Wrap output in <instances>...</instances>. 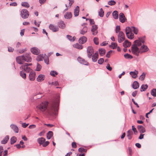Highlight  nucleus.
<instances>
[{"mask_svg": "<svg viewBox=\"0 0 156 156\" xmlns=\"http://www.w3.org/2000/svg\"><path fill=\"white\" fill-rule=\"evenodd\" d=\"M59 102L57 100L52 102L47 109V112L48 114L50 116L56 115L58 109Z\"/></svg>", "mask_w": 156, "mask_h": 156, "instance_id": "f257e3e1", "label": "nucleus"}, {"mask_svg": "<svg viewBox=\"0 0 156 156\" xmlns=\"http://www.w3.org/2000/svg\"><path fill=\"white\" fill-rule=\"evenodd\" d=\"M48 105V102L45 101L42 102L37 106L36 107L38 109L40 110L41 112H44L47 109Z\"/></svg>", "mask_w": 156, "mask_h": 156, "instance_id": "f03ea898", "label": "nucleus"}, {"mask_svg": "<svg viewBox=\"0 0 156 156\" xmlns=\"http://www.w3.org/2000/svg\"><path fill=\"white\" fill-rule=\"evenodd\" d=\"M20 15L22 18L26 19L28 17L29 13L27 9H24L20 11Z\"/></svg>", "mask_w": 156, "mask_h": 156, "instance_id": "7ed1b4c3", "label": "nucleus"}, {"mask_svg": "<svg viewBox=\"0 0 156 156\" xmlns=\"http://www.w3.org/2000/svg\"><path fill=\"white\" fill-rule=\"evenodd\" d=\"M138 46V45L134 44L132 45L131 49L132 53L137 56L139 55V53L140 52V50H139Z\"/></svg>", "mask_w": 156, "mask_h": 156, "instance_id": "20e7f679", "label": "nucleus"}, {"mask_svg": "<svg viewBox=\"0 0 156 156\" xmlns=\"http://www.w3.org/2000/svg\"><path fill=\"white\" fill-rule=\"evenodd\" d=\"M94 52V49L91 46L87 47V53L88 57L90 58Z\"/></svg>", "mask_w": 156, "mask_h": 156, "instance_id": "39448f33", "label": "nucleus"}, {"mask_svg": "<svg viewBox=\"0 0 156 156\" xmlns=\"http://www.w3.org/2000/svg\"><path fill=\"white\" fill-rule=\"evenodd\" d=\"M125 39V35L122 31H120L118 35V40L119 43H121Z\"/></svg>", "mask_w": 156, "mask_h": 156, "instance_id": "423d86ee", "label": "nucleus"}, {"mask_svg": "<svg viewBox=\"0 0 156 156\" xmlns=\"http://www.w3.org/2000/svg\"><path fill=\"white\" fill-rule=\"evenodd\" d=\"M20 69L27 73H29L32 70V69L25 63L22 65L20 67Z\"/></svg>", "mask_w": 156, "mask_h": 156, "instance_id": "0eeeda50", "label": "nucleus"}, {"mask_svg": "<svg viewBox=\"0 0 156 156\" xmlns=\"http://www.w3.org/2000/svg\"><path fill=\"white\" fill-rule=\"evenodd\" d=\"M145 36L140 37L138 40L135 41L134 43L138 46H140L141 45V43H144L145 42Z\"/></svg>", "mask_w": 156, "mask_h": 156, "instance_id": "6e6552de", "label": "nucleus"}, {"mask_svg": "<svg viewBox=\"0 0 156 156\" xmlns=\"http://www.w3.org/2000/svg\"><path fill=\"white\" fill-rule=\"evenodd\" d=\"M25 58L23 55L19 56L16 58V60L17 62L20 64H23L25 62Z\"/></svg>", "mask_w": 156, "mask_h": 156, "instance_id": "1a4fd4ad", "label": "nucleus"}, {"mask_svg": "<svg viewBox=\"0 0 156 156\" xmlns=\"http://www.w3.org/2000/svg\"><path fill=\"white\" fill-rule=\"evenodd\" d=\"M30 54V53H26L23 55L25 58L24 60L25 61L28 62H29L31 61L32 58Z\"/></svg>", "mask_w": 156, "mask_h": 156, "instance_id": "9d476101", "label": "nucleus"}, {"mask_svg": "<svg viewBox=\"0 0 156 156\" xmlns=\"http://www.w3.org/2000/svg\"><path fill=\"white\" fill-rule=\"evenodd\" d=\"M119 16V20L120 22L122 23H124L126 20V19L124 14L122 12L120 13Z\"/></svg>", "mask_w": 156, "mask_h": 156, "instance_id": "9b49d317", "label": "nucleus"}, {"mask_svg": "<svg viewBox=\"0 0 156 156\" xmlns=\"http://www.w3.org/2000/svg\"><path fill=\"white\" fill-rule=\"evenodd\" d=\"M35 73L34 71H31L30 72L29 78L30 80L31 81H34L35 79Z\"/></svg>", "mask_w": 156, "mask_h": 156, "instance_id": "f8f14e48", "label": "nucleus"}, {"mask_svg": "<svg viewBox=\"0 0 156 156\" xmlns=\"http://www.w3.org/2000/svg\"><path fill=\"white\" fill-rule=\"evenodd\" d=\"M30 50L32 53L35 55H37L40 52V50L36 47L32 48Z\"/></svg>", "mask_w": 156, "mask_h": 156, "instance_id": "ddd939ff", "label": "nucleus"}, {"mask_svg": "<svg viewBox=\"0 0 156 156\" xmlns=\"http://www.w3.org/2000/svg\"><path fill=\"white\" fill-rule=\"evenodd\" d=\"M140 53H143L146 52L148 51L149 48L147 47L145 45H143L140 48Z\"/></svg>", "mask_w": 156, "mask_h": 156, "instance_id": "4468645a", "label": "nucleus"}, {"mask_svg": "<svg viewBox=\"0 0 156 156\" xmlns=\"http://www.w3.org/2000/svg\"><path fill=\"white\" fill-rule=\"evenodd\" d=\"M49 27L50 30H52L54 32L58 31L59 30L57 27L55 26L54 25L52 24H50L49 25Z\"/></svg>", "mask_w": 156, "mask_h": 156, "instance_id": "2eb2a0df", "label": "nucleus"}, {"mask_svg": "<svg viewBox=\"0 0 156 156\" xmlns=\"http://www.w3.org/2000/svg\"><path fill=\"white\" fill-rule=\"evenodd\" d=\"M77 60L80 63L83 64L85 65H88V63L83 58H82L81 57H78L77 58Z\"/></svg>", "mask_w": 156, "mask_h": 156, "instance_id": "dca6fc26", "label": "nucleus"}, {"mask_svg": "<svg viewBox=\"0 0 156 156\" xmlns=\"http://www.w3.org/2000/svg\"><path fill=\"white\" fill-rule=\"evenodd\" d=\"M97 29L98 27L96 25L93 26L92 27L91 31L93 35H95L97 34L98 33V31H97Z\"/></svg>", "mask_w": 156, "mask_h": 156, "instance_id": "f3484780", "label": "nucleus"}, {"mask_svg": "<svg viewBox=\"0 0 156 156\" xmlns=\"http://www.w3.org/2000/svg\"><path fill=\"white\" fill-rule=\"evenodd\" d=\"M92 60L94 62H96L98 58V54L97 51L92 56Z\"/></svg>", "mask_w": 156, "mask_h": 156, "instance_id": "a211bd4d", "label": "nucleus"}, {"mask_svg": "<svg viewBox=\"0 0 156 156\" xmlns=\"http://www.w3.org/2000/svg\"><path fill=\"white\" fill-rule=\"evenodd\" d=\"M138 73V72L136 70H135L134 71H131L129 72V74L133 78H136L137 77Z\"/></svg>", "mask_w": 156, "mask_h": 156, "instance_id": "6ab92c4d", "label": "nucleus"}, {"mask_svg": "<svg viewBox=\"0 0 156 156\" xmlns=\"http://www.w3.org/2000/svg\"><path fill=\"white\" fill-rule=\"evenodd\" d=\"M87 41V38L85 36L81 37L79 40V43L81 44H83Z\"/></svg>", "mask_w": 156, "mask_h": 156, "instance_id": "aec40b11", "label": "nucleus"}, {"mask_svg": "<svg viewBox=\"0 0 156 156\" xmlns=\"http://www.w3.org/2000/svg\"><path fill=\"white\" fill-rule=\"evenodd\" d=\"M45 76L42 74H40L37 77V80L38 82H41L44 80Z\"/></svg>", "mask_w": 156, "mask_h": 156, "instance_id": "412c9836", "label": "nucleus"}, {"mask_svg": "<svg viewBox=\"0 0 156 156\" xmlns=\"http://www.w3.org/2000/svg\"><path fill=\"white\" fill-rule=\"evenodd\" d=\"M138 129L140 133H143L145 132V128L141 125H139L137 126Z\"/></svg>", "mask_w": 156, "mask_h": 156, "instance_id": "4be33fe9", "label": "nucleus"}, {"mask_svg": "<svg viewBox=\"0 0 156 156\" xmlns=\"http://www.w3.org/2000/svg\"><path fill=\"white\" fill-rule=\"evenodd\" d=\"M11 128L16 133H18L19 131V129L18 127L16 125L12 124L10 125Z\"/></svg>", "mask_w": 156, "mask_h": 156, "instance_id": "5701e85b", "label": "nucleus"}, {"mask_svg": "<svg viewBox=\"0 0 156 156\" xmlns=\"http://www.w3.org/2000/svg\"><path fill=\"white\" fill-rule=\"evenodd\" d=\"M131 44V43L129 42L128 40L125 41L123 44V45L125 48H126L130 46Z\"/></svg>", "mask_w": 156, "mask_h": 156, "instance_id": "b1692460", "label": "nucleus"}, {"mask_svg": "<svg viewBox=\"0 0 156 156\" xmlns=\"http://www.w3.org/2000/svg\"><path fill=\"white\" fill-rule=\"evenodd\" d=\"M72 15L70 12H67L64 16L65 18L66 19L71 18L72 17Z\"/></svg>", "mask_w": 156, "mask_h": 156, "instance_id": "393cba45", "label": "nucleus"}, {"mask_svg": "<svg viewBox=\"0 0 156 156\" xmlns=\"http://www.w3.org/2000/svg\"><path fill=\"white\" fill-rule=\"evenodd\" d=\"M59 27L62 29H64L65 27V24L63 21H60L58 23Z\"/></svg>", "mask_w": 156, "mask_h": 156, "instance_id": "a878e982", "label": "nucleus"}, {"mask_svg": "<svg viewBox=\"0 0 156 156\" xmlns=\"http://www.w3.org/2000/svg\"><path fill=\"white\" fill-rule=\"evenodd\" d=\"M125 31L126 35L129 34L132 31V27H127L125 29Z\"/></svg>", "mask_w": 156, "mask_h": 156, "instance_id": "bb28decb", "label": "nucleus"}, {"mask_svg": "<svg viewBox=\"0 0 156 156\" xmlns=\"http://www.w3.org/2000/svg\"><path fill=\"white\" fill-rule=\"evenodd\" d=\"M45 57V55H44L43 54H40L37 57L36 60L38 61H42Z\"/></svg>", "mask_w": 156, "mask_h": 156, "instance_id": "cd10ccee", "label": "nucleus"}, {"mask_svg": "<svg viewBox=\"0 0 156 156\" xmlns=\"http://www.w3.org/2000/svg\"><path fill=\"white\" fill-rule=\"evenodd\" d=\"M87 28L86 26H84L83 28L81 29L80 31V34L82 35L84 34L87 32Z\"/></svg>", "mask_w": 156, "mask_h": 156, "instance_id": "c85d7f7f", "label": "nucleus"}, {"mask_svg": "<svg viewBox=\"0 0 156 156\" xmlns=\"http://www.w3.org/2000/svg\"><path fill=\"white\" fill-rule=\"evenodd\" d=\"M139 87V84L137 81H134L132 84L133 88L135 89L138 88Z\"/></svg>", "mask_w": 156, "mask_h": 156, "instance_id": "c756f323", "label": "nucleus"}, {"mask_svg": "<svg viewBox=\"0 0 156 156\" xmlns=\"http://www.w3.org/2000/svg\"><path fill=\"white\" fill-rule=\"evenodd\" d=\"M73 46L75 48L78 49H81L83 48V46L82 45H80L78 43L73 44Z\"/></svg>", "mask_w": 156, "mask_h": 156, "instance_id": "7c9ffc66", "label": "nucleus"}, {"mask_svg": "<svg viewBox=\"0 0 156 156\" xmlns=\"http://www.w3.org/2000/svg\"><path fill=\"white\" fill-rule=\"evenodd\" d=\"M79 7L77 6L74 9V15L75 16H77L79 14Z\"/></svg>", "mask_w": 156, "mask_h": 156, "instance_id": "2f4dec72", "label": "nucleus"}, {"mask_svg": "<svg viewBox=\"0 0 156 156\" xmlns=\"http://www.w3.org/2000/svg\"><path fill=\"white\" fill-rule=\"evenodd\" d=\"M45 139L44 137H41L38 139L37 142L40 145H41L45 142Z\"/></svg>", "mask_w": 156, "mask_h": 156, "instance_id": "473e14b6", "label": "nucleus"}, {"mask_svg": "<svg viewBox=\"0 0 156 156\" xmlns=\"http://www.w3.org/2000/svg\"><path fill=\"white\" fill-rule=\"evenodd\" d=\"M9 139V136H6L3 140H2L1 141V143L2 144H5L7 143Z\"/></svg>", "mask_w": 156, "mask_h": 156, "instance_id": "72a5a7b5", "label": "nucleus"}, {"mask_svg": "<svg viewBox=\"0 0 156 156\" xmlns=\"http://www.w3.org/2000/svg\"><path fill=\"white\" fill-rule=\"evenodd\" d=\"M118 12L117 11H114L112 13V16L113 18L115 19L118 18Z\"/></svg>", "mask_w": 156, "mask_h": 156, "instance_id": "f704fd0d", "label": "nucleus"}, {"mask_svg": "<svg viewBox=\"0 0 156 156\" xmlns=\"http://www.w3.org/2000/svg\"><path fill=\"white\" fill-rule=\"evenodd\" d=\"M99 54L101 56L104 55L105 53V50L104 49L100 48L99 50Z\"/></svg>", "mask_w": 156, "mask_h": 156, "instance_id": "c9c22d12", "label": "nucleus"}, {"mask_svg": "<svg viewBox=\"0 0 156 156\" xmlns=\"http://www.w3.org/2000/svg\"><path fill=\"white\" fill-rule=\"evenodd\" d=\"M21 5L27 8L30 7L29 4L27 2H23L21 3Z\"/></svg>", "mask_w": 156, "mask_h": 156, "instance_id": "e433bc0d", "label": "nucleus"}, {"mask_svg": "<svg viewBox=\"0 0 156 156\" xmlns=\"http://www.w3.org/2000/svg\"><path fill=\"white\" fill-rule=\"evenodd\" d=\"M53 135V133L51 131H49L47 133V138L48 139H50Z\"/></svg>", "mask_w": 156, "mask_h": 156, "instance_id": "4c0bfd02", "label": "nucleus"}, {"mask_svg": "<svg viewBox=\"0 0 156 156\" xmlns=\"http://www.w3.org/2000/svg\"><path fill=\"white\" fill-rule=\"evenodd\" d=\"M147 87L148 85H147V84H146L145 85H142L141 87V92L143 91H145L147 89Z\"/></svg>", "mask_w": 156, "mask_h": 156, "instance_id": "58836bf2", "label": "nucleus"}, {"mask_svg": "<svg viewBox=\"0 0 156 156\" xmlns=\"http://www.w3.org/2000/svg\"><path fill=\"white\" fill-rule=\"evenodd\" d=\"M20 75L22 77L25 79L26 78V74L22 70L20 72Z\"/></svg>", "mask_w": 156, "mask_h": 156, "instance_id": "ea45409f", "label": "nucleus"}, {"mask_svg": "<svg viewBox=\"0 0 156 156\" xmlns=\"http://www.w3.org/2000/svg\"><path fill=\"white\" fill-rule=\"evenodd\" d=\"M132 31L135 34H137L138 32V28L133 26L132 27Z\"/></svg>", "mask_w": 156, "mask_h": 156, "instance_id": "a19ab883", "label": "nucleus"}, {"mask_svg": "<svg viewBox=\"0 0 156 156\" xmlns=\"http://www.w3.org/2000/svg\"><path fill=\"white\" fill-rule=\"evenodd\" d=\"M17 140V138L15 136H12L11 139V144H12L15 143Z\"/></svg>", "mask_w": 156, "mask_h": 156, "instance_id": "79ce46f5", "label": "nucleus"}, {"mask_svg": "<svg viewBox=\"0 0 156 156\" xmlns=\"http://www.w3.org/2000/svg\"><path fill=\"white\" fill-rule=\"evenodd\" d=\"M127 37L129 39H132L134 37V35L133 33L131 32L129 34H128L127 35H126Z\"/></svg>", "mask_w": 156, "mask_h": 156, "instance_id": "37998d69", "label": "nucleus"}, {"mask_svg": "<svg viewBox=\"0 0 156 156\" xmlns=\"http://www.w3.org/2000/svg\"><path fill=\"white\" fill-rule=\"evenodd\" d=\"M99 15L101 17H103L104 15V12L102 8L100 9L99 12Z\"/></svg>", "mask_w": 156, "mask_h": 156, "instance_id": "c03bdc74", "label": "nucleus"}, {"mask_svg": "<svg viewBox=\"0 0 156 156\" xmlns=\"http://www.w3.org/2000/svg\"><path fill=\"white\" fill-rule=\"evenodd\" d=\"M146 73H143L140 76L139 78L141 81H143L145 79Z\"/></svg>", "mask_w": 156, "mask_h": 156, "instance_id": "a18cd8bd", "label": "nucleus"}, {"mask_svg": "<svg viewBox=\"0 0 156 156\" xmlns=\"http://www.w3.org/2000/svg\"><path fill=\"white\" fill-rule=\"evenodd\" d=\"M151 94L152 96L154 97H156V89H153L151 90Z\"/></svg>", "mask_w": 156, "mask_h": 156, "instance_id": "49530a36", "label": "nucleus"}, {"mask_svg": "<svg viewBox=\"0 0 156 156\" xmlns=\"http://www.w3.org/2000/svg\"><path fill=\"white\" fill-rule=\"evenodd\" d=\"M67 38L70 41H74L75 39L74 37H72L71 36L69 35H67L66 36Z\"/></svg>", "mask_w": 156, "mask_h": 156, "instance_id": "de8ad7c7", "label": "nucleus"}, {"mask_svg": "<svg viewBox=\"0 0 156 156\" xmlns=\"http://www.w3.org/2000/svg\"><path fill=\"white\" fill-rule=\"evenodd\" d=\"M124 56L126 58L131 59L133 58V56L132 55L127 53L125 54Z\"/></svg>", "mask_w": 156, "mask_h": 156, "instance_id": "09e8293b", "label": "nucleus"}, {"mask_svg": "<svg viewBox=\"0 0 156 156\" xmlns=\"http://www.w3.org/2000/svg\"><path fill=\"white\" fill-rule=\"evenodd\" d=\"M44 60L45 63H46L47 65H48L49 64V60L48 58L46 56H45L44 59Z\"/></svg>", "mask_w": 156, "mask_h": 156, "instance_id": "8fccbe9b", "label": "nucleus"}, {"mask_svg": "<svg viewBox=\"0 0 156 156\" xmlns=\"http://www.w3.org/2000/svg\"><path fill=\"white\" fill-rule=\"evenodd\" d=\"M115 3L116 2L114 0L110 1L108 2V4L110 5H114Z\"/></svg>", "mask_w": 156, "mask_h": 156, "instance_id": "3c124183", "label": "nucleus"}, {"mask_svg": "<svg viewBox=\"0 0 156 156\" xmlns=\"http://www.w3.org/2000/svg\"><path fill=\"white\" fill-rule=\"evenodd\" d=\"M41 66L38 63H37V66L36 68V70L37 71H39L41 69Z\"/></svg>", "mask_w": 156, "mask_h": 156, "instance_id": "603ef678", "label": "nucleus"}, {"mask_svg": "<svg viewBox=\"0 0 156 156\" xmlns=\"http://www.w3.org/2000/svg\"><path fill=\"white\" fill-rule=\"evenodd\" d=\"M78 151L79 152H86L87 151V150L83 148L80 147L78 149Z\"/></svg>", "mask_w": 156, "mask_h": 156, "instance_id": "864d4df0", "label": "nucleus"}, {"mask_svg": "<svg viewBox=\"0 0 156 156\" xmlns=\"http://www.w3.org/2000/svg\"><path fill=\"white\" fill-rule=\"evenodd\" d=\"M94 41L96 45H98L99 44L98 39L97 37H95L94 38Z\"/></svg>", "mask_w": 156, "mask_h": 156, "instance_id": "5fc2aeb1", "label": "nucleus"}, {"mask_svg": "<svg viewBox=\"0 0 156 156\" xmlns=\"http://www.w3.org/2000/svg\"><path fill=\"white\" fill-rule=\"evenodd\" d=\"M58 73L55 71H52L50 72V74L53 76H55V75H57Z\"/></svg>", "mask_w": 156, "mask_h": 156, "instance_id": "6e6d98bb", "label": "nucleus"}, {"mask_svg": "<svg viewBox=\"0 0 156 156\" xmlns=\"http://www.w3.org/2000/svg\"><path fill=\"white\" fill-rule=\"evenodd\" d=\"M132 130L134 132L135 134H136L137 133V131L136 129V128L134 127V126H132Z\"/></svg>", "mask_w": 156, "mask_h": 156, "instance_id": "4d7b16f0", "label": "nucleus"}, {"mask_svg": "<svg viewBox=\"0 0 156 156\" xmlns=\"http://www.w3.org/2000/svg\"><path fill=\"white\" fill-rule=\"evenodd\" d=\"M120 30V28L119 26L118 25L116 26L115 29V32L117 33L119 32Z\"/></svg>", "mask_w": 156, "mask_h": 156, "instance_id": "13d9d810", "label": "nucleus"}, {"mask_svg": "<svg viewBox=\"0 0 156 156\" xmlns=\"http://www.w3.org/2000/svg\"><path fill=\"white\" fill-rule=\"evenodd\" d=\"M112 49H114L116 48L117 46V44L116 43H112Z\"/></svg>", "mask_w": 156, "mask_h": 156, "instance_id": "bf43d9fd", "label": "nucleus"}, {"mask_svg": "<svg viewBox=\"0 0 156 156\" xmlns=\"http://www.w3.org/2000/svg\"><path fill=\"white\" fill-rule=\"evenodd\" d=\"M104 60L103 58H101L98 61V63L99 64H102L104 62Z\"/></svg>", "mask_w": 156, "mask_h": 156, "instance_id": "052dcab7", "label": "nucleus"}, {"mask_svg": "<svg viewBox=\"0 0 156 156\" xmlns=\"http://www.w3.org/2000/svg\"><path fill=\"white\" fill-rule=\"evenodd\" d=\"M106 69L110 71H111L112 70V68L110 66L109 64H108L106 66Z\"/></svg>", "mask_w": 156, "mask_h": 156, "instance_id": "680f3d73", "label": "nucleus"}, {"mask_svg": "<svg viewBox=\"0 0 156 156\" xmlns=\"http://www.w3.org/2000/svg\"><path fill=\"white\" fill-rule=\"evenodd\" d=\"M49 142L48 141H47L45 142H44L43 144H42V146L44 147H45L47 146V145H48Z\"/></svg>", "mask_w": 156, "mask_h": 156, "instance_id": "e2e57ef3", "label": "nucleus"}, {"mask_svg": "<svg viewBox=\"0 0 156 156\" xmlns=\"http://www.w3.org/2000/svg\"><path fill=\"white\" fill-rule=\"evenodd\" d=\"M112 50H110L109 51L106 55V57L108 58H109L110 57V54L112 52Z\"/></svg>", "mask_w": 156, "mask_h": 156, "instance_id": "0e129e2a", "label": "nucleus"}, {"mask_svg": "<svg viewBox=\"0 0 156 156\" xmlns=\"http://www.w3.org/2000/svg\"><path fill=\"white\" fill-rule=\"evenodd\" d=\"M29 125V124H26L25 123H23L22 124V126L23 128H26V127Z\"/></svg>", "mask_w": 156, "mask_h": 156, "instance_id": "69168bd1", "label": "nucleus"}, {"mask_svg": "<svg viewBox=\"0 0 156 156\" xmlns=\"http://www.w3.org/2000/svg\"><path fill=\"white\" fill-rule=\"evenodd\" d=\"M137 93V91L136 90L133 92L132 93V95L133 97H135Z\"/></svg>", "mask_w": 156, "mask_h": 156, "instance_id": "338daca9", "label": "nucleus"}, {"mask_svg": "<svg viewBox=\"0 0 156 156\" xmlns=\"http://www.w3.org/2000/svg\"><path fill=\"white\" fill-rule=\"evenodd\" d=\"M133 134V133L131 130H128L127 132V135H132Z\"/></svg>", "mask_w": 156, "mask_h": 156, "instance_id": "774afa93", "label": "nucleus"}]
</instances>
